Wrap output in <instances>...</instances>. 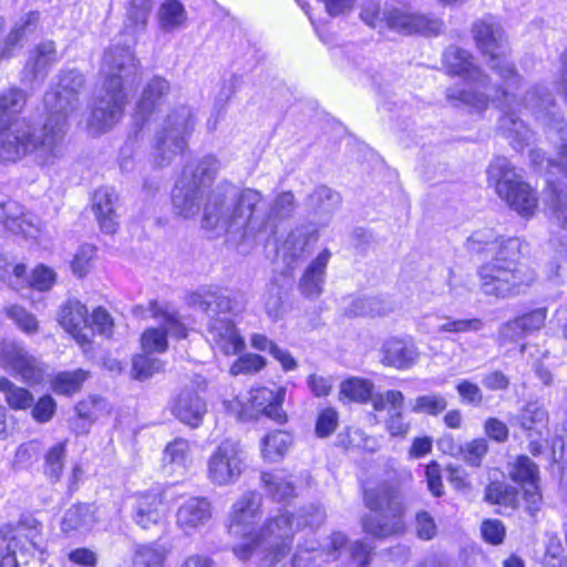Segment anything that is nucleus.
<instances>
[{
	"instance_id": "3",
	"label": "nucleus",
	"mask_w": 567,
	"mask_h": 567,
	"mask_svg": "<svg viewBox=\"0 0 567 567\" xmlns=\"http://www.w3.org/2000/svg\"><path fill=\"white\" fill-rule=\"evenodd\" d=\"M295 195L280 193L268 205L261 192L254 188L237 189L234 185H217L204 205L203 227L225 233L235 239L249 240L274 231V225L289 218L296 209Z\"/></svg>"
},
{
	"instance_id": "64",
	"label": "nucleus",
	"mask_w": 567,
	"mask_h": 567,
	"mask_svg": "<svg viewBox=\"0 0 567 567\" xmlns=\"http://www.w3.org/2000/svg\"><path fill=\"white\" fill-rule=\"evenodd\" d=\"M415 530L419 538L430 540L435 537L437 528L434 518L426 512L420 511L415 515Z\"/></svg>"
},
{
	"instance_id": "15",
	"label": "nucleus",
	"mask_w": 567,
	"mask_h": 567,
	"mask_svg": "<svg viewBox=\"0 0 567 567\" xmlns=\"http://www.w3.org/2000/svg\"><path fill=\"white\" fill-rule=\"evenodd\" d=\"M196 117L194 111L187 105L174 107L166 116L164 125L156 133L154 145V163L164 167L182 154L187 146V137L194 131Z\"/></svg>"
},
{
	"instance_id": "53",
	"label": "nucleus",
	"mask_w": 567,
	"mask_h": 567,
	"mask_svg": "<svg viewBox=\"0 0 567 567\" xmlns=\"http://www.w3.org/2000/svg\"><path fill=\"white\" fill-rule=\"evenodd\" d=\"M447 408V401L442 394H425L415 399L412 405L414 413L439 415Z\"/></svg>"
},
{
	"instance_id": "61",
	"label": "nucleus",
	"mask_w": 567,
	"mask_h": 567,
	"mask_svg": "<svg viewBox=\"0 0 567 567\" xmlns=\"http://www.w3.org/2000/svg\"><path fill=\"white\" fill-rule=\"evenodd\" d=\"M425 481L429 492L434 497H441L444 495V485L442 482L441 466L436 461H431L424 470Z\"/></svg>"
},
{
	"instance_id": "13",
	"label": "nucleus",
	"mask_w": 567,
	"mask_h": 567,
	"mask_svg": "<svg viewBox=\"0 0 567 567\" xmlns=\"http://www.w3.org/2000/svg\"><path fill=\"white\" fill-rule=\"evenodd\" d=\"M220 164L214 156L200 159L195 171H183L172 192V203L176 213L184 218L198 214L202 198L213 184Z\"/></svg>"
},
{
	"instance_id": "37",
	"label": "nucleus",
	"mask_w": 567,
	"mask_h": 567,
	"mask_svg": "<svg viewBox=\"0 0 567 567\" xmlns=\"http://www.w3.org/2000/svg\"><path fill=\"white\" fill-rule=\"evenodd\" d=\"M58 61L55 44L53 41L41 42L31 53L25 69L29 70L33 79H43L48 69Z\"/></svg>"
},
{
	"instance_id": "25",
	"label": "nucleus",
	"mask_w": 567,
	"mask_h": 567,
	"mask_svg": "<svg viewBox=\"0 0 567 567\" xmlns=\"http://www.w3.org/2000/svg\"><path fill=\"white\" fill-rule=\"evenodd\" d=\"M381 362L398 370L411 368L419 358V351L411 338H390L381 349Z\"/></svg>"
},
{
	"instance_id": "45",
	"label": "nucleus",
	"mask_w": 567,
	"mask_h": 567,
	"mask_svg": "<svg viewBox=\"0 0 567 567\" xmlns=\"http://www.w3.org/2000/svg\"><path fill=\"white\" fill-rule=\"evenodd\" d=\"M291 445V436L284 431H275L262 440V456L268 462H278Z\"/></svg>"
},
{
	"instance_id": "57",
	"label": "nucleus",
	"mask_w": 567,
	"mask_h": 567,
	"mask_svg": "<svg viewBox=\"0 0 567 567\" xmlns=\"http://www.w3.org/2000/svg\"><path fill=\"white\" fill-rule=\"evenodd\" d=\"M266 365V360L254 353H248L239 357L230 367L233 375L238 374H252L260 371Z\"/></svg>"
},
{
	"instance_id": "63",
	"label": "nucleus",
	"mask_w": 567,
	"mask_h": 567,
	"mask_svg": "<svg viewBox=\"0 0 567 567\" xmlns=\"http://www.w3.org/2000/svg\"><path fill=\"white\" fill-rule=\"evenodd\" d=\"M56 411V403L50 395L40 398L32 408V417L39 423L49 422Z\"/></svg>"
},
{
	"instance_id": "51",
	"label": "nucleus",
	"mask_w": 567,
	"mask_h": 567,
	"mask_svg": "<svg viewBox=\"0 0 567 567\" xmlns=\"http://www.w3.org/2000/svg\"><path fill=\"white\" fill-rule=\"evenodd\" d=\"M489 450L488 442L484 437L474 439L465 442L461 447L460 452L463 461L472 467H481L483 460L487 455Z\"/></svg>"
},
{
	"instance_id": "40",
	"label": "nucleus",
	"mask_w": 567,
	"mask_h": 567,
	"mask_svg": "<svg viewBox=\"0 0 567 567\" xmlns=\"http://www.w3.org/2000/svg\"><path fill=\"white\" fill-rule=\"evenodd\" d=\"M0 224L13 234H24L25 226H30L31 220L19 203L7 200L0 203Z\"/></svg>"
},
{
	"instance_id": "5",
	"label": "nucleus",
	"mask_w": 567,
	"mask_h": 567,
	"mask_svg": "<svg viewBox=\"0 0 567 567\" xmlns=\"http://www.w3.org/2000/svg\"><path fill=\"white\" fill-rule=\"evenodd\" d=\"M539 90L534 89L528 93L527 107L530 106L533 116L542 123L548 136V140L556 148V157L547 158L540 150H533L529 154L533 165L539 169H545L548 174V186L550 194L548 195L550 209L555 217L563 225L567 224V124L557 112L555 101L547 96L543 99L544 109L532 105V100L536 97Z\"/></svg>"
},
{
	"instance_id": "46",
	"label": "nucleus",
	"mask_w": 567,
	"mask_h": 567,
	"mask_svg": "<svg viewBox=\"0 0 567 567\" xmlns=\"http://www.w3.org/2000/svg\"><path fill=\"white\" fill-rule=\"evenodd\" d=\"M0 392L4 394L6 402L13 410H27L34 403V398L29 390L16 385L4 377L0 378Z\"/></svg>"
},
{
	"instance_id": "26",
	"label": "nucleus",
	"mask_w": 567,
	"mask_h": 567,
	"mask_svg": "<svg viewBox=\"0 0 567 567\" xmlns=\"http://www.w3.org/2000/svg\"><path fill=\"white\" fill-rule=\"evenodd\" d=\"M212 518V505L205 497H190L177 509L176 524L187 535L204 526Z\"/></svg>"
},
{
	"instance_id": "18",
	"label": "nucleus",
	"mask_w": 567,
	"mask_h": 567,
	"mask_svg": "<svg viewBox=\"0 0 567 567\" xmlns=\"http://www.w3.org/2000/svg\"><path fill=\"white\" fill-rule=\"evenodd\" d=\"M148 311L153 318L159 320L162 327L147 329L142 334L141 342L145 352H164L167 349V334L178 339L187 337L186 328L175 311H169L157 301L150 302Z\"/></svg>"
},
{
	"instance_id": "2",
	"label": "nucleus",
	"mask_w": 567,
	"mask_h": 567,
	"mask_svg": "<svg viewBox=\"0 0 567 567\" xmlns=\"http://www.w3.org/2000/svg\"><path fill=\"white\" fill-rule=\"evenodd\" d=\"M262 496L256 491L245 492L231 507L228 532L231 536L245 542L234 547V554L240 560H247L254 555L260 556L265 564L278 563L290 549L293 526H320L326 519V512L318 505L301 508L297 516L291 517L287 512L269 518L257 532L256 526L261 518Z\"/></svg>"
},
{
	"instance_id": "43",
	"label": "nucleus",
	"mask_w": 567,
	"mask_h": 567,
	"mask_svg": "<svg viewBox=\"0 0 567 567\" xmlns=\"http://www.w3.org/2000/svg\"><path fill=\"white\" fill-rule=\"evenodd\" d=\"M163 462L172 471L184 472L192 462L188 441L176 439L168 443L164 450Z\"/></svg>"
},
{
	"instance_id": "58",
	"label": "nucleus",
	"mask_w": 567,
	"mask_h": 567,
	"mask_svg": "<svg viewBox=\"0 0 567 567\" xmlns=\"http://www.w3.org/2000/svg\"><path fill=\"white\" fill-rule=\"evenodd\" d=\"M94 255V246L89 244L80 246L71 262L73 274L80 278L84 277L90 271Z\"/></svg>"
},
{
	"instance_id": "16",
	"label": "nucleus",
	"mask_w": 567,
	"mask_h": 567,
	"mask_svg": "<svg viewBox=\"0 0 567 567\" xmlns=\"http://www.w3.org/2000/svg\"><path fill=\"white\" fill-rule=\"evenodd\" d=\"M534 89L539 90V93L536 97H534V100H532V105H537L538 109H544V103L542 101L543 99L550 96L554 100L551 93L546 87L540 85H533L529 90L526 91V94L522 99L517 95L518 89H511L509 91L512 94L506 99H489V102H498L499 106L502 107L504 114L498 121L499 132L506 138L511 140L513 147L516 150H519L525 144H528L532 140L533 133L525 124V122L517 116L515 113V107L524 106L533 114L530 106L527 107L526 104L530 102V100H528V93Z\"/></svg>"
},
{
	"instance_id": "34",
	"label": "nucleus",
	"mask_w": 567,
	"mask_h": 567,
	"mask_svg": "<svg viewBox=\"0 0 567 567\" xmlns=\"http://www.w3.org/2000/svg\"><path fill=\"white\" fill-rule=\"evenodd\" d=\"M484 501L499 506L502 509L498 512L506 515L517 508L518 491L506 482L493 481L485 487Z\"/></svg>"
},
{
	"instance_id": "56",
	"label": "nucleus",
	"mask_w": 567,
	"mask_h": 567,
	"mask_svg": "<svg viewBox=\"0 0 567 567\" xmlns=\"http://www.w3.org/2000/svg\"><path fill=\"white\" fill-rule=\"evenodd\" d=\"M65 458V442H60L49 449L45 454V474L51 478L59 480Z\"/></svg>"
},
{
	"instance_id": "10",
	"label": "nucleus",
	"mask_w": 567,
	"mask_h": 567,
	"mask_svg": "<svg viewBox=\"0 0 567 567\" xmlns=\"http://www.w3.org/2000/svg\"><path fill=\"white\" fill-rule=\"evenodd\" d=\"M472 32L488 68L498 78V83L508 91L519 89L523 78L508 58L511 49L499 22L493 16H486L473 24Z\"/></svg>"
},
{
	"instance_id": "6",
	"label": "nucleus",
	"mask_w": 567,
	"mask_h": 567,
	"mask_svg": "<svg viewBox=\"0 0 567 567\" xmlns=\"http://www.w3.org/2000/svg\"><path fill=\"white\" fill-rule=\"evenodd\" d=\"M444 65L450 74L458 75L471 84L470 90L450 87L446 100L453 106L467 105L478 111L487 107L489 99H506L511 91L498 82L493 83L489 76L474 63V56L458 47H449L443 54Z\"/></svg>"
},
{
	"instance_id": "29",
	"label": "nucleus",
	"mask_w": 567,
	"mask_h": 567,
	"mask_svg": "<svg viewBox=\"0 0 567 567\" xmlns=\"http://www.w3.org/2000/svg\"><path fill=\"white\" fill-rule=\"evenodd\" d=\"M546 320V309L538 308L516 317L504 323L499 329L503 340L518 341L529 333L539 330Z\"/></svg>"
},
{
	"instance_id": "12",
	"label": "nucleus",
	"mask_w": 567,
	"mask_h": 567,
	"mask_svg": "<svg viewBox=\"0 0 567 567\" xmlns=\"http://www.w3.org/2000/svg\"><path fill=\"white\" fill-rule=\"evenodd\" d=\"M489 185L495 187L497 195L522 216L535 213L538 198L535 190L516 172V168L506 157L494 158L487 168Z\"/></svg>"
},
{
	"instance_id": "50",
	"label": "nucleus",
	"mask_w": 567,
	"mask_h": 567,
	"mask_svg": "<svg viewBox=\"0 0 567 567\" xmlns=\"http://www.w3.org/2000/svg\"><path fill=\"white\" fill-rule=\"evenodd\" d=\"M258 396L265 401H268V404H266L262 409L266 416L275 420L278 423L286 421V413L282 410V402L286 396L285 388H277L276 391L261 389Z\"/></svg>"
},
{
	"instance_id": "22",
	"label": "nucleus",
	"mask_w": 567,
	"mask_h": 567,
	"mask_svg": "<svg viewBox=\"0 0 567 567\" xmlns=\"http://www.w3.org/2000/svg\"><path fill=\"white\" fill-rule=\"evenodd\" d=\"M169 89L168 81L162 76L156 75L147 82L143 87L133 116L136 126L142 128L154 116L163 104Z\"/></svg>"
},
{
	"instance_id": "42",
	"label": "nucleus",
	"mask_w": 567,
	"mask_h": 567,
	"mask_svg": "<svg viewBox=\"0 0 567 567\" xmlns=\"http://www.w3.org/2000/svg\"><path fill=\"white\" fill-rule=\"evenodd\" d=\"M169 550L159 543H148L136 547L133 567H163Z\"/></svg>"
},
{
	"instance_id": "31",
	"label": "nucleus",
	"mask_w": 567,
	"mask_h": 567,
	"mask_svg": "<svg viewBox=\"0 0 567 567\" xmlns=\"http://www.w3.org/2000/svg\"><path fill=\"white\" fill-rule=\"evenodd\" d=\"M117 194L113 188L102 187L95 190L93 195V210L101 227L105 234H114L117 227V215L115 205Z\"/></svg>"
},
{
	"instance_id": "49",
	"label": "nucleus",
	"mask_w": 567,
	"mask_h": 567,
	"mask_svg": "<svg viewBox=\"0 0 567 567\" xmlns=\"http://www.w3.org/2000/svg\"><path fill=\"white\" fill-rule=\"evenodd\" d=\"M86 378L87 372L82 369L61 372L55 375L52 382V390L56 394L71 395L80 391Z\"/></svg>"
},
{
	"instance_id": "11",
	"label": "nucleus",
	"mask_w": 567,
	"mask_h": 567,
	"mask_svg": "<svg viewBox=\"0 0 567 567\" xmlns=\"http://www.w3.org/2000/svg\"><path fill=\"white\" fill-rule=\"evenodd\" d=\"M361 19L371 28L383 32L385 29L403 33H420L433 37L441 33L443 21L436 17L409 12L405 9L391 8L380 10L379 3L368 2L362 7Z\"/></svg>"
},
{
	"instance_id": "30",
	"label": "nucleus",
	"mask_w": 567,
	"mask_h": 567,
	"mask_svg": "<svg viewBox=\"0 0 567 567\" xmlns=\"http://www.w3.org/2000/svg\"><path fill=\"white\" fill-rule=\"evenodd\" d=\"M309 213L322 223H328L341 205V196L332 188L317 186L306 198Z\"/></svg>"
},
{
	"instance_id": "9",
	"label": "nucleus",
	"mask_w": 567,
	"mask_h": 567,
	"mask_svg": "<svg viewBox=\"0 0 567 567\" xmlns=\"http://www.w3.org/2000/svg\"><path fill=\"white\" fill-rule=\"evenodd\" d=\"M363 504L369 509V513L361 517V526L365 534L375 539L404 534L406 505L398 487L384 482L365 488Z\"/></svg>"
},
{
	"instance_id": "17",
	"label": "nucleus",
	"mask_w": 567,
	"mask_h": 567,
	"mask_svg": "<svg viewBox=\"0 0 567 567\" xmlns=\"http://www.w3.org/2000/svg\"><path fill=\"white\" fill-rule=\"evenodd\" d=\"M247 467V452L238 440L226 439L207 461V477L218 486L235 484Z\"/></svg>"
},
{
	"instance_id": "41",
	"label": "nucleus",
	"mask_w": 567,
	"mask_h": 567,
	"mask_svg": "<svg viewBox=\"0 0 567 567\" xmlns=\"http://www.w3.org/2000/svg\"><path fill=\"white\" fill-rule=\"evenodd\" d=\"M186 19L185 8L178 0H165L157 12L158 25L164 32L179 29Z\"/></svg>"
},
{
	"instance_id": "14",
	"label": "nucleus",
	"mask_w": 567,
	"mask_h": 567,
	"mask_svg": "<svg viewBox=\"0 0 567 567\" xmlns=\"http://www.w3.org/2000/svg\"><path fill=\"white\" fill-rule=\"evenodd\" d=\"M371 549L367 544L357 540L347 544V536L340 532L333 533L328 549L318 547L316 540H307L305 545H298L289 565L282 567H320L321 563L336 560L342 554L349 556L350 563L357 567L369 565Z\"/></svg>"
},
{
	"instance_id": "24",
	"label": "nucleus",
	"mask_w": 567,
	"mask_h": 567,
	"mask_svg": "<svg viewBox=\"0 0 567 567\" xmlns=\"http://www.w3.org/2000/svg\"><path fill=\"white\" fill-rule=\"evenodd\" d=\"M164 516L163 495L151 491L135 496L131 508L133 522L143 529L157 525Z\"/></svg>"
},
{
	"instance_id": "23",
	"label": "nucleus",
	"mask_w": 567,
	"mask_h": 567,
	"mask_svg": "<svg viewBox=\"0 0 567 567\" xmlns=\"http://www.w3.org/2000/svg\"><path fill=\"white\" fill-rule=\"evenodd\" d=\"M60 324L75 341L84 347L90 343L89 311L79 300H68L60 312Z\"/></svg>"
},
{
	"instance_id": "60",
	"label": "nucleus",
	"mask_w": 567,
	"mask_h": 567,
	"mask_svg": "<svg viewBox=\"0 0 567 567\" xmlns=\"http://www.w3.org/2000/svg\"><path fill=\"white\" fill-rule=\"evenodd\" d=\"M481 533L483 539L491 545H501L506 536L504 524L496 518H487L482 522Z\"/></svg>"
},
{
	"instance_id": "62",
	"label": "nucleus",
	"mask_w": 567,
	"mask_h": 567,
	"mask_svg": "<svg viewBox=\"0 0 567 567\" xmlns=\"http://www.w3.org/2000/svg\"><path fill=\"white\" fill-rule=\"evenodd\" d=\"M338 425V413L332 408L322 410L317 419L316 433L320 437L332 434Z\"/></svg>"
},
{
	"instance_id": "55",
	"label": "nucleus",
	"mask_w": 567,
	"mask_h": 567,
	"mask_svg": "<svg viewBox=\"0 0 567 567\" xmlns=\"http://www.w3.org/2000/svg\"><path fill=\"white\" fill-rule=\"evenodd\" d=\"M264 306L268 316L274 320L279 319L284 315V291L280 286L276 284L268 286L264 295Z\"/></svg>"
},
{
	"instance_id": "36",
	"label": "nucleus",
	"mask_w": 567,
	"mask_h": 567,
	"mask_svg": "<svg viewBox=\"0 0 567 567\" xmlns=\"http://www.w3.org/2000/svg\"><path fill=\"white\" fill-rule=\"evenodd\" d=\"M316 238L311 235H306L299 230L291 231L284 244V259L289 268L297 267L298 262L303 260L310 254L311 243Z\"/></svg>"
},
{
	"instance_id": "20",
	"label": "nucleus",
	"mask_w": 567,
	"mask_h": 567,
	"mask_svg": "<svg viewBox=\"0 0 567 567\" xmlns=\"http://www.w3.org/2000/svg\"><path fill=\"white\" fill-rule=\"evenodd\" d=\"M508 475L524 487L525 512L535 519L543 504L538 466L528 456L519 455L508 465Z\"/></svg>"
},
{
	"instance_id": "7",
	"label": "nucleus",
	"mask_w": 567,
	"mask_h": 567,
	"mask_svg": "<svg viewBox=\"0 0 567 567\" xmlns=\"http://www.w3.org/2000/svg\"><path fill=\"white\" fill-rule=\"evenodd\" d=\"M188 305L207 317V340L225 355H235L245 349V340L228 317L237 312L234 301L219 288L200 287L188 296Z\"/></svg>"
},
{
	"instance_id": "48",
	"label": "nucleus",
	"mask_w": 567,
	"mask_h": 567,
	"mask_svg": "<svg viewBox=\"0 0 567 567\" xmlns=\"http://www.w3.org/2000/svg\"><path fill=\"white\" fill-rule=\"evenodd\" d=\"M373 389L374 385L370 380L352 377L344 380L341 383L340 392L351 401L355 402H368L371 400L373 402Z\"/></svg>"
},
{
	"instance_id": "54",
	"label": "nucleus",
	"mask_w": 567,
	"mask_h": 567,
	"mask_svg": "<svg viewBox=\"0 0 567 567\" xmlns=\"http://www.w3.org/2000/svg\"><path fill=\"white\" fill-rule=\"evenodd\" d=\"M163 369V363L159 359L151 357V353L145 352L137 354L133 359V372L134 377L138 380H146L154 373L159 372Z\"/></svg>"
},
{
	"instance_id": "28",
	"label": "nucleus",
	"mask_w": 567,
	"mask_h": 567,
	"mask_svg": "<svg viewBox=\"0 0 567 567\" xmlns=\"http://www.w3.org/2000/svg\"><path fill=\"white\" fill-rule=\"evenodd\" d=\"M331 252L323 249L306 268L301 276L298 288L301 295L308 299H317L323 291L326 282V269Z\"/></svg>"
},
{
	"instance_id": "52",
	"label": "nucleus",
	"mask_w": 567,
	"mask_h": 567,
	"mask_svg": "<svg viewBox=\"0 0 567 567\" xmlns=\"http://www.w3.org/2000/svg\"><path fill=\"white\" fill-rule=\"evenodd\" d=\"M444 321L437 326V332L443 333H467V332H478L483 329L484 322L480 318H471V319H455L452 317H445Z\"/></svg>"
},
{
	"instance_id": "19",
	"label": "nucleus",
	"mask_w": 567,
	"mask_h": 567,
	"mask_svg": "<svg viewBox=\"0 0 567 567\" xmlns=\"http://www.w3.org/2000/svg\"><path fill=\"white\" fill-rule=\"evenodd\" d=\"M0 367L12 375H19L30 385L42 382V363L22 346L12 341H0Z\"/></svg>"
},
{
	"instance_id": "8",
	"label": "nucleus",
	"mask_w": 567,
	"mask_h": 567,
	"mask_svg": "<svg viewBox=\"0 0 567 567\" xmlns=\"http://www.w3.org/2000/svg\"><path fill=\"white\" fill-rule=\"evenodd\" d=\"M520 246L519 238H511L501 249L498 257H493L478 268L482 293L498 299L512 298L535 281V271L518 262Z\"/></svg>"
},
{
	"instance_id": "1",
	"label": "nucleus",
	"mask_w": 567,
	"mask_h": 567,
	"mask_svg": "<svg viewBox=\"0 0 567 567\" xmlns=\"http://www.w3.org/2000/svg\"><path fill=\"white\" fill-rule=\"evenodd\" d=\"M84 85L83 75L75 70L63 71L54 90L44 94L47 118L34 127L17 116L27 104V93L10 87L0 93V159L16 162L32 155L41 166L53 165L63 156V140L68 117L79 105V93Z\"/></svg>"
},
{
	"instance_id": "21",
	"label": "nucleus",
	"mask_w": 567,
	"mask_h": 567,
	"mask_svg": "<svg viewBox=\"0 0 567 567\" xmlns=\"http://www.w3.org/2000/svg\"><path fill=\"white\" fill-rule=\"evenodd\" d=\"M389 406L385 429L391 436L404 437L410 431V422L404 415V395L399 390H388L373 398V409L383 411Z\"/></svg>"
},
{
	"instance_id": "35",
	"label": "nucleus",
	"mask_w": 567,
	"mask_h": 567,
	"mask_svg": "<svg viewBox=\"0 0 567 567\" xmlns=\"http://www.w3.org/2000/svg\"><path fill=\"white\" fill-rule=\"evenodd\" d=\"M512 237L498 236L494 229L485 228L474 231L466 240V248L471 252L491 254L498 257L501 249Z\"/></svg>"
},
{
	"instance_id": "32",
	"label": "nucleus",
	"mask_w": 567,
	"mask_h": 567,
	"mask_svg": "<svg viewBox=\"0 0 567 567\" xmlns=\"http://www.w3.org/2000/svg\"><path fill=\"white\" fill-rule=\"evenodd\" d=\"M95 512L91 504H76L68 508L61 520V530L69 536L82 534L92 528Z\"/></svg>"
},
{
	"instance_id": "38",
	"label": "nucleus",
	"mask_w": 567,
	"mask_h": 567,
	"mask_svg": "<svg viewBox=\"0 0 567 567\" xmlns=\"http://www.w3.org/2000/svg\"><path fill=\"white\" fill-rule=\"evenodd\" d=\"M260 478L272 501L285 503L295 496V486L282 472H264Z\"/></svg>"
},
{
	"instance_id": "44",
	"label": "nucleus",
	"mask_w": 567,
	"mask_h": 567,
	"mask_svg": "<svg viewBox=\"0 0 567 567\" xmlns=\"http://www.w3.org/2000/svg\"><path fill=\"white\" fill-rule=\"evenodd\" d=\"M154 0H131L126 8L125 29L132 32L145 30Z\"/></svg>"
},
{
	"instance_id": "4",
	"label": "nucleus",
	"mask_w": 567,
	"mask_h": 567,
	"mask_svg": "<svg viewBox=\"0 0 567 567\" xmlns=\"http://www.w3.org/2000/svg\"><path fill=\"white\" fill-rule=\"evenodd\" d=\"M138 62L130 45L111 44L101 63L102 86L96 93L91 125L105 131L123 116L138 81Z\"/></svg>"
},
{
	"instance_id": "33",
	"label": "nucleus",
	"mask_w": 567,
	"mask_h": 567,
	"mask_svg": "<svg viewBox=\"0 0 567 567\" xmlns=\"http://www.w3.org/2000/svg\"><path fill=\"white\" fill-rule=\"evenodd\" d=\"M512 424L519 425L530 437L533 434L543 436L547 432L548 412L538 402H529L514 416Z\"/></svg>"
},
{
	"instance_id": "59",
	"label": "nucleus",
	"mask_w": 567,
	"mask_h": 567,
	"mask_svg": "<svg viewBox=\"0 0 567 567\" xmlns=\"http://www.w3.org/2000/svg\"><path fill=\"white\" fill-rule=\"evenodd\" d=\"M6 312L23 332L31 334L38 331L39 324L37 318L24 308L11 306L7 308Z\"/></svg>"
},
{
	"instance_id": "27",
	"label": "nucleus",
	"mask_w": 567,
	"mask_h": 567,
	"mask_svg": "<svg viewBox=\"0 0 567 567\" xmlns=\"http://www.w3.org/2000/svg\"><path fill=\"white\" fill-rule=\"evenodd\" d=\"M207 412L205 401L193 389H183L172 402V413L184 424L197 427Z\"/></svg>"
},
{
	"instance_id": "39",
	"label": "nucleus",
	"mask_w": 567,
	"mask_h": 567,
	"mask_svg": "<svg viewBox=\"0 0 567 567\" xmlns=\"http://www.w3.org/2000/svg\"><path fill=\"white\" fill-rule=\"evenodd\" d=\"M392 310L389 301L380 297H357L351 300L344 311L350 317L384 316Z\"/></svg>"
},
{
	"instance_id": "47",
	"label": "nucleus",
	"mask_w": 567,
	"mask_h": 567,
	"mask_svg": "<svg viewBox=\"0 0 567 567\" xmlns=\"http://www.w3.org/2000/svg\"><path fill=\"white\" fill-rule=\"evenodd\" d=\"M39 12L31 11L20 18L16 22L11 31L7 35V49L21 47V42L29 35L33 34L39 25Z\"/></svg>"
}]
</instances>
